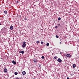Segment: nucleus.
Wrapping results in <instances>:
<instances>
[{"mask_svg":"<svg viewBox=\"0 0 79 79\" xmlns=\"http://www.w3.org/2000/svg\"><path fill=\"white\" fill-rule=\"evenodd\" d=\"M26 42L24 41L23 43V44L22 45V47L23 48H25L26 47Z\"/></svg>","mask_w":79,"mask_h":79,"instance_id":"obj_1","label":"nucleus"},{"mask_svg":"<svg viewBox=\"0 0 79 79\" xmlns=\"http://www.w3.org/2000/svg\"><path fill=\"white\" fill-rule=\"evenodd\" d=\"M33 61L34 63L35 64H37V59H35L34 60H33Z\"/></svg>","mask_w":79,"mask_h":79,"instance_id":"obj_2","label":"nucleus"},{"mask_svg":"<svg viewBox=\"0 0 79 79\" xmlns=\"http://www.w3.org/2000/svg\"><path fill=\"white\" fill-rule=\"evenodd\" d=\"M4 73H6V72H7V71H8V69H6V68L5 69H4Z\"/></svg>","mask_w":79,"mask_h":79,"instance_id":"obj_3","label":"nucleus"},{"mask_svg":"<svg viewBox=\"0 0 79 79\" xmlns=\"http://www.w3.org/2000/svg\"><path fill=\"white\" fill-rule=\"evenodd\" d=\"M66 56L68 58H69V57H71V55L70 54H68L66 55Z\"/></svg>","mask_w":79,"mask_h":79,"instance_id":"obj_4","label":"nucleus"},{"mask_svg":"<svg viewBox=\"0 0 79 79\" xmlns=\"http://www.w3.org/2000/svg\"><path fill=\"white\" fill-rule=\"evenodd\" d=\"M57 61H58L59 62H61V61H62V60H61V59L60 58H59Z\"/></svg>","mask_w":79,"mask_h":79,"instance_id":"obj_5","label":"nucleus"},{"mask_svg":"<svg viewBox=\"0 0 79 79\" xmlns=\"http://www.w3.org/2000/svg\"><path fill=\"white\" fill-rule=\"evenodd\" d=\"M13 26L11 25L10 27V30H13Z\"/></svg>","mask_w":79,"mask_h":79,"instance_id":"obj_6","label":"nucleus"},{"mask_svg":"<svg viewBox=\"0 0 79 79\" xmlns=\"http://www.w3.org/2000/svg\"><path fill=\"white\" fill-rule=\"evenodd\" d=\"M22 74H23V75H26V72H25V71H23L22 73Z\"/></svg>","mask_w":79,"mask_h":79,"instance_id":"obj_7","label":"nucleus"},{"mask_svg":"<svg viewBox=\"0 0 79 79\" xmlns=\"http://www.w3.org/2000/svg\"><path fill=\"white\" fill-rule=\"evenodd\" d=\"M12 63L14 64H16V63L14 60L12 61Z\"/></svg>","mask_w":79,"mask_h":79,"instance_id":"obj_8","label":"nucleus"},{"mask_svg":"<svg viewBox=\"0 0 79 79\" xmlns=\"http://www.w3.org/2000/svg\"><path fill=\"white\" fill-rule=\"evenodd\" d=\"M4 13H5V15H6L7 14V11L6 10L4 11Z\"/></svg>","mask_w":79,"mask_h":79,"instance_id":"obj_9","label":"nucleus"},{"mask_svg":"<svg viewBox=\"0 0 79 79\" xmlns=\"http://www.w3.org/2000/svg\"><path fill=\"white\" fill-rule=\"evenodd\" d=\"M21 53H22V54H24V52L23 51H22L21 52Z\"/></svg>","mask_w":79,"mask_h":79,"instance_id":"obj_10","label":"nucleus"},{"mask_svg":"<svg viewBox=\"0 0 79 79\" xmlns=\"http://www.w3.org/2000/svg\"><path fill=\"white\" fill-rule=\"evenodd\" d=\"M73 68H75V67H76V65L75 64H73Z\"/></svg>","mask_w":79,"mask_h":79,"instance_id":"obj_11","label":"nucleus"},{"mask_svg":"<svg viewBox=\"0 0 79 79\" xmlns=\"http://www.w3.org/2000/svg\"><path fill=\"white\" fill-rule=\"evenodd\" d=\"M15 75H17V74H18V72H15Z\"/></svg>","mask_w":79,"mask_h":79,"instance_id":"obj_12","label":"nucleus"},{"mask_svg":"<svg viewBox=\"0 0 79 79\" xmlns=\"http://www.w3.org/2000/svg\"><path fill=\"white\" fill-rule=\"evenodd\" d=\"M47 46H49V43H47L46 44Z\"/></svg>","mask_w":79,"mask_h":79,"instance_id":"obj_13","label":"nucleus"},{"mask_svg":"<svg viewBox=\"0 0 79 79\" xmlns=\"http://www.w3.org/2000/svg\"><path fill=\"white\" fill-rule=\"evenodd\" d=\"M58 20H61V18H60V17H59L58 19Z\"/></svg>","mask_w":79,"mask_h":79,"instance_id":"obj_14","label":"nucleus"},{"mask_svg":"<svg viewBox=\"0 0 79 79\" xmlns=\"http://www.w3.org/2000/svg\"><path fill=\"white\" fill-rule=\"evenodd\" d=\"M66 11L67 12H68V13H71V10H69V11L67 10Z\"/></svg>","mask_w":79,"mask_h":79,"instance_id":"obj_15","label":"nucleus"},{"mask_svg":"<svg viewBox=\"0 0 79 79\" xmlns=\"http://www.w3.org/2000/svg\"><path fill=\"white\" fill-rule=\"evenodd\" d=\"M36 44H39V41H37L36 42Z\"/></svg>","mask_w":79,"mask_h":79,"instance_id":"obj_16","label":"nucleus"},{"mask_svg":"<svg viewBox=\"0 0 79 79\" xmlns=\"http://www.w3.org/2000/svg\"><path fill=\"white\" fill-rule=\"evenodd\" d=\"M41 44H44V42H43V41L41 42Z\"/></svg>","mask_w":79,"mask_h":79,"instance_id":"obj_17","label":"nucleus"},{"mask_svg":"<svg viewBox=\"0 0 79 79\" xmlns=\"http://www.w3.org/2000/svg\"><path fill=\"white\" fill-rule=\"evenodd\" d=\"M41 58H42V59H44V56H42Z\"/></svg>","mask_w":79,"mask_h":79,"instance_id":"obj_18","label":"nucleus"},{"mask_svg":"<svg viewBox=\"0 0 79 79\" xmlns=\"http://www.w3.org/2000/svg\"><path fill=\"white\" fill-rule=\"evenodd\" d=\"M56 56H55L54 57V59H56Z\"/></svg>","mask_w":79,"mask_h":79,"instance_id":"obj_19","label":"nucleus"},{"mask_svg":"<svg viewBox=\"0 0 79 79\" xmlns=\"http://www.w3.org/2000/svg\"><path fill=\"white\" fill-rule=\"evenodd\" d=\"M56 38H58L59 36H58V35H56Z\"/></svg>","mask_w":79,"mask_h":79,"instance_id":"obj_20","label":"nucleus"},{"mask_svg":"<svg viewBox=\"0 0 79 79\" xmlns=\"http://www.w3.org/2000/svg\"><path fill=\"white\" fill-rule=\"evenodd\" d=\"M58 28V26H56L55 27V28L57 29Z\"/></svg>","mask_w":79,"mask_h":79,"instance_id":"obj_21","label":"nucleus"},{"mask_svg":"<svg viewBox=\"0 0 79 79\" xmlns=\"http://www.w3.org/2000/svg\"><path fill=\"white\" fill-rule=\"evenodd\" d=\"M17 3H19V1L18 0L17 1Z\"/></svg>","mask_w":79,"mask_h":79,"instance_id":"obj_22","label":"nucleus"},{"mask_svg":"<svg viewBox=\"0 0 79 79\" xmlns=\"http://www.w3.org/2000/svg\"><path fill=\"white\" fill-rule=\"evenodd\" d=\"M19 17L20 18H21V16L19 15Z\"/></svg>","mask_w":79,"mask_h":79,"instance_id":"obj_23","label":"nucleus"},{"mask_svg":"<svg viewBox=\"0 0 79 79\" xmlns=\"http://www.w3.org/2000/svg\"><path fill=\"white\" fill-rule=\"evenodd\" d=\"M60 26V24H59L58 25V26Z\"/></svg>","mask_w":79,"mask_h":79,"instance_id":"obj_24","label":"nucleus"},{"mask_svg":"<svg viewBox=\"0 0 79 79\" xmlns=\"http://www.w3.org/2000/svg\"><path fill=\"white\" fill-rule=\"evenodd\" d=\"M40 66H41L40 64H39V67H40Z\"/></svg>","mask_w":79,"mask_h":79,"instance_id":"obj_25","label":"nucleus"},{"mask_svg":"<svg viewBox=\"0 0 79 79\" xmlns=\"http://www.w3.org/2000/svg\"><path fill=\"white\" fill-rule=\"evenodd\" d=\"M67 79H69V78L68 77L67 78Z\"/></svg>","mask_w":79,"mask_h":79,"instance_id":"obj_26","label":"nucleus"},{"mask_svg":"<svg viewBox=\"0 0 79 79\" xmlns=\"http://www.w3.org/2000/svg\"><path fill=\"white\" fill-rule=\"evenodd\" d=\"M70 75L71 76L73 75L72 74V73H70Z\"/></svg>","mask_w":79,"mask_h":79,"instance_id":"obj_27","label":"nucleus"},{"mask_svg":"<svg viewBox=\"0 0 79 79\" xmlns=\"http://www.w3.org/2000/svg\"><path fill=\"white\" fill-rule=\"evenodd\" d=\"M19 53H21V51H20V52H19Z\"/></svg>","mask_w":79,"mask_h":79,"instance_id":"obj_28","label":"nucleus"},{"mask_svg":"<svg viewBox=\"0 0 79 79\" xmlns=\"http://www.w3.org/2000/svg\"><path fill=\"white\" fill-rule=\"evenodd\" d=\"M61 42H60V44H61Z\"/></svg>","mask_w":79,"mask_h":79,"instance_id":"obj_29","label":"nucleus"},{"mask_svg":"<svg viewBox=\"0 0 79 79\" xmlns=\"http://www.w3.org/2000/svg\"><path fill=\"white\" fill-rule=\"evenodd\" d=\"M62 53V52H60V54H61Z\"/></svg>","mask_w":79,"mask_h":79,"instance_id":"obj_30","label":"nucleus"},{"mask_svg":"<svg viewBox=\"0 0 79 79\" xmlns=\"http://www.w3.org/2000/svg\"><path fill=\"white\" fill-rule=\"evenodd\" d=\"M0 25H1V23H0Z\"/></svg>","mask_w":79,"mask_h":79,"instance_id":"obj_31","label":"nucleus"}]
</instances>
